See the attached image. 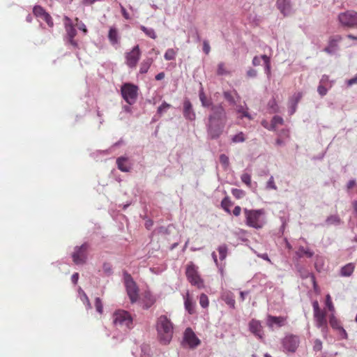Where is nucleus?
<instances>
[{
  "mask_svg": "<svg viewBox=\"0 0 357 357\" xmlns=\"http://www.w3.org/2000/svg\"><path fill=\"white\" fill-rule=\"evenodd\" d=\"M203 51L206 54H208L211 51V47L207 40L203 42Z\"/></svg>",
  "mask_w": 357,
  "mask_h": 357,
  "instance_id": "bf43d9fd",
  "label": "nucleus"
},
{
  "mask_svg": "<svg viewBox=\"0 0 357 357\" xmlns=\"http://www.w3.org/2000/svg\"><path fill=\"white\" fill-rule=\"evenodd\" d=\"M201 343L200 340L190 328H187L183 333V345L190 349H195Z\"/></svg>",
  "mask_w": 357,
  "mask_h": 357,
  "instance_id": "9d476101",
  "label": "nucleus"
},
{
  "mask_svg": "<svg viewBox=\"0 0 357 357\" xmlns=\"http://www.w3.org/2000/svg\"><path fill=\"white\" fill-rule=\"evenodd\" d=\"M337 20L343 28H357V13L356 11L347 10L340 13L337 16Z\"/></svg>",
  "mask_w": 357,
  "mask_h": 357,
  "instance_id": "20e7f679",
  "label": "nucleus"
},
{
  "mask_svg": "<svg viewBox=\"0 0 357 357\" xmlns=\"http://www.w3.org/2000/svg\"><path fill=\"white\" fill-rule=\"evenodd\" d=\"M123 280L128 296L131 303H134L139 298V289L132 276L126 272L123 273Z\"/></svg>",
  "mask_w": 357,
  "mask_h": 357,
  "instance_id": "0eeeda50",
  "label": "nucleus"
},
{
  "mask_svg": "<svg viewBox=\"0 0 357 357\" xmlns=\"http://www.w3.org/2000/svg\"><path fill=\"white\" fill-rule=\"evenodd\" d=\"M151 349L149 344H144L141 346V357H151Z\"/></svg>",
  "mask_w": 357,
  "mask_h": 357,
  "instance_id": "58836bf2",
  "label": "nucleus"
},
{
  "mask_svg": "<svg viewBox=\"0 0 357 357\" xmlns=\"http://www.w3.org/2000/svg\"><path fill=\"white\" fill-rule=\"evenodd\" d=\"M241 179L243 183L246 184L248 186H250L251 185V176L250 174L248 173H243L241 176Z\"/></svg>",
  "mask_w": 357,
  "mask_h": 357,
  "instance_id": "de8ad7c7",
  "label": "nucleus"
},
{
  "mask_svg": "<svg viewBox=\"0 0 357 357\" xmlns=\"http://www.w3.org/2000/svg\"><path fill=\"white\" fill-rule=\"evenodd\" d=\"M296 255L298 258H301L304 255H306L308 258H311L314 255V252L309 248H305L303 246H300L298 251L296 252Z\"/></svg>",
  "mask_w": 357,
  "mask_h": 357,
  "instance_id": "a878e982",
  "label": "nucleus"
},
{
  "mask_svg": "<svg viewBox=\"0 0 357 357\" xmlns=\"http://www.w3.org/2000/svg\"><path fill=\"white\" fill-rule=\"evenodd\" d=\"M285 324V318L283 317H275L272 315H268L267 318V325L268 327L272 328L273 326H277L278 327H282Z\"/></svg>",
  "mask_w": 357,
  "mask_h": 357,
  "instance_id": "4be33fe9",
  "label": "nucleus"
},
{
  "mask_svg": "<svg viewBox=\"0 0 357 357\" xmlns=\"http://www.w3.org/2000/svg\"><path fill=\"white\" fill-rule=\"evenodd\" d=\"M141 52L139 50V45H135L131 52L126 54V64L130 68H134L136 66L137 62L139 60Z\"/></svg>",
  "mask_w": 357,
  "mask_h": 357,
  "instance_id": "dca6fc26",
  "label": "nucleus"
},
{
  "mask_svg": "<svg viewBox=\"0 0 357 357\" xmlns=\"http://www.w3.org/2000/svg\"><path fill=\"white\" fill-rule=\"evenodd\" d=\"M155 328L160 342L165 345L169 344L174 333V326L170 319L166 315H160L157 319Z\"/></svg>",
  "mask_w": 357,
  "mask_h": 357,
  "instance_id": "f257e3e1",
  "label": "nucleus"
},
{
  "mask_svg": "<svg viewBox=\"0 0 357 357\" xmlns=\"http://www.w3.org/2000/svg\"><path fill=\"white\" fill-rule=\"evenodd\" d=\"M171 107V105L163 102L158 108L157 109V114L161 116L163 113L166 112L167 109H169Z\"/></svg>",
  "mask_w": 357,
  "mask_h": 357,
  "instance_id": "4c0bfd02",
  "label": "nucleus"
},
{
  "mask_svg": "<svg viewBox=\"0 0 357 357\" xmlns=\"http://www.w3.org/2000/svg\"><path fill=\"white\" fill-rule=\"evenodd\" d=\"M186 276L188 281L199 288L203 285V282L197 273V268L193 263H190L186 267Z\"/></svg>",
  "mask_w": 357,
  "mask_h": 357,
  "instance_id": "9b49d317",
  "label": "nucleus"
},
{
  "mask_svg": "<svg viewBox=\"0 0 357 357\" xmlns=\"http://www.w3.org/2000/svg\"><path fill=\"white\" fill-rule=\"evenodd\" d=\"M176 52L174 49L169 48L167 50V51L165 53L164 58L166 61H172L175 59L176 57Z\"/></svg>",
  "mask_w": 357,
  "mask_h": 357,
  "instance_id": "e433bc0d",
  "label": "nucleus"
},
{
  "mask_svg": "<svg viewBox=\"0 0 357 357\" xmlns=\"http://www.w3.org/2000/svg\"><path fill=\"white\" fill-rule=\"evenodd\" d=\"M226 124L207 120L206 123L207 137L209 139H217L222 134Z\"/></svg>",
  "mask_w": 357,
  "mask_h": 357,
  "instance_id": "6e6552de",
  "label": "nucleus"
},
{
  "mask_svg": "<svg viewBox=\"0 0 357 357\" xmlns=\"http://www.w3.org/2000/svg\"><path fill=\"white\" fill-rule=\"evenodd\" d=\"M183 114L184 118L188 121H192L196 119V114L192 108V105L187 98L183 101Z\"/></svg>",
  "mask_w": 357,
  "mask_h": 357,
  "instance_id": "f3484780",
  "label": "nucleus"
},
{
  "mask_svg": "<svg viewBox=\"0 0 357 357\" xmlns=\"http://www.w3.org/2000/svg\"><path fill=\"white\" fill-rule=\"evenodd\" d=\"M79 298L80 300L83 302V303L86 305L87 309L91 308V305L90 303L89 299L85 293H83V294L80 295Z\"/></svg>",
  "mask_w": 357,
  "mask_h": 357,
  "instance_id": "8fccbe9b",
  "label": "nucleus"
},
{
  "mask_svg": "<svg viewBox=\"0 0 357 357\" xmlns=\"http://www.w3.org/2000/svg\"><path fill=\"white\" fill-rule=\"evenodd\" d=\"M245 223L257 229H261L266 224L265 211L264 209H243Z\"/></svg>",
  "mask_w": 357,
  "mask_h": 357,
  "instance_id": "f03ea898",
  "label": "nucleus"
},
{
  "mask_svg": "<svg viewBox=\"0 0 357 357\" xmlns=\"http://www.w3.org/2000/svg\"><path fill=\"white\" fill-rule=\"evenodd\" d=\"M284 123L283 119L280 116H274L271 120V123L268 128L269 130H275L278 125H282Z\"/></svg>",
  "mask_w": 357,
  "mask_h": 357,
  "instance_id": "c85d7f7f",
  "label": "nucleus"
},
{
  "mask_svg": "<svg viewBox=\"0 0 357 357\" xmlns=\"http://www.w3.org/2000/svg\"><path fill=\"white\" fill-rule=\"evenodd\" d=\"M137 86L131 83H124L121 87V93L124 100L130 105L135 103L137 94Z\"/></svg>",
  "mask_w": 357,
  "mask_h": 357,
  "instance_id": "39448f33",
  "label": "nucleus"
},
{
  "mask_svg": "<svg viewBox=\"0 0 357 357\" xmlns=\"http://www.w3.org/2000/svg\"><path fill=\"white\" fill-rule=\"evenodd\" d=\"M354 263H348L341 268L340 274L342 277H349L354 273Z\"/></svg>",
  "mask_w": 357,
  "mask_h": 357,
  "instance_id": "b1692460",
  "label": "nucleus"
},
{
  "mask_svg": "<svg viewBox=\"0 0 357 357\" xmlns=\"http://www.w3.org/2000/svg\"><path fill=\"white\" fill-rule=\"evenodd\" d=\"M95 306H96V311L98 313L102 314V311H103V307H102V301H101L100 298L98 297L96 298Z\"/></svg>",
  "mask_w": 357,
  "mask_h": 357,
  "instance_id": "603ef678",
  "label": "nucleus"
},
{
  "mask_svg": "<svg viewBox=\"0 0 357 357\" xmlns=\"http://www.w3.org/2000/svg\"><path fill=\"white\" fill-rule=\"evenodd\" d=\"M312 307H313L314 314L322 312V310L320 309L319 303L317 301H315L312 303Z\"/></svg>",
  "mask_w": 357,
  "mask_h": 357,
  "instance_id": "69168bd1",
  "label": "nucleus"
},
{
  "mask_svg": "<svg viewBox=\"0 0 357 357\" xmlns=\"http://www.w3.org/2000/svg\"><path fill=\"white\" fill-rule=\"evenodd\" d=\"M220 163L226 169L229 165V158L225 154H221L219 158Z\"/></svg>",
  "mask_w": 357,
  "mask_h": 357,
  "instance_id": "49530a36",
  "label": "nucleus"
},
{
  "mask_svg": "<svg viewBox=\"0 0 357 357\" xmlns=\"http://www.w3.org/2000/svg\"><path fill=\"white\" fill-rule=\"evenodd\" d=\"M263 61L265 66V71L267 74L270 73L271 65H270V57L266 54H263L261 56H255L252 59V64L255 66H259L261 61Z\"/></svg>",
  "mask_w": 357,
  "mask_h": 357,
  "instance_id": "aec40b11",
  "label": "nucleus"
},
{
  "mask_svg": "<svg viewBox=\"0 0 357 357\" xmlns=\"http://www.w3.org/2000/svg\"><path fill=\"white\" fill-rule=\"evenodd\" d=\"M40 19L45 21L49 26H50V27L53 26L54 24H53L52 17L47 12L44 14V15Z\"/></svg>",
  "mask_w": 357,
  "mask_h": 357,
  "instance_id": "864d4df0",
  "label": "nucleus"
},
{
  "mask_svg": "<svg viewBox=\"0 0 357 357\" xmlns=\"http://www.w3.org/2000/svg\"><path fill=\"white\" fill-rule=\"evenodd\" d=\"M102 270L107 275H110L112 274V268L109 263L105 262L102 265Z\"/></svg>",
  "mask_w": 357,
  "mask_h": 357,
  "instance_id": "09e8293b",
  "label": "nucleus"
},
{
  "mask_svg": "<svg viewBox=\"0 0 357 357\" xmlns=\"http://www.w3.org/2000/svg\"><path fill=\"white\" fill-rule=\"evenodd\" d=\"M211 111V112L208 116V120L226 124L227 115L225 109L221 103L212 105Z\"/></svg>",
  "mask_w": 357,
  "mask_h": 357,
  "instance_id": "1a4fd4ad",
  "label": "nucleus"
},
{
  "mask_svg": "<svg viewBox=\"0 0 357 357\" xmlns=\"http://www.w3.org/2000/svg\"><path fill=\"white\" fill-rule=\"evenodd\" d=\"M322 349V342L319 339H316L313 344V350L319 351Z\"/></svg>",
  "mask_w": 357,
  "mask_h": 357,
  "instance_id": "6e6d98bb",
  "label": "nucleus"
},
{
  "mask_svg": "<svg viewBox=\"0 0 357 357\" xmlns=\"http://www.w3.org/2000/svg\"><path fill=\"white\" fill-rule=\"evenodd\" d=\"M185 310L190 313L192 314L194 310V305L192 302L189 299L186 298L184 302Z\"/></svg>",
  "mask_w": 357,
  "mask_h": 357,
  "instance_id": "a18cd8bd",
  "label": "nucleus"
},
{
  "mask_svg": "<svg viewBox=\"0 0 357 357\" xmlns=\"http://www.w3.org/2000/svg\"><path fill=\"white\" fill-rule=\"evenodd\" d=\"M342 40L340 35H334L329 38L328 45L324 51L330 55H335L339 51V43Z\"/></svg>",
  "mask_w": 357,
  "mask_h": 357,
  "instance_id": "4468645a",
  "label": "nucleus"
},
{
  "mask_svg": "<svg viewBox=\"0 0 357 357\" xmlns=\"http://www.w3.org/2000/svg\"><path fill=\"white\" fill-rule=\"evenodd\" d=\"M223 96L225 98V100H227L229 102L230 105H236L235 99H234L231 91H224Z\"/></svg>",
  "mask_w": 357,
  "mask_h": 357,
  "instance_id": "ea45409f",
  "label": "nucleus"
},
{
  "mask_svg": "<svg viewBox=\"0 0 357 357\" xmlns=\"http://www.w3.org/2000/svg\"><path fill=\"white\" fill-rule=\"evenodd\" d=\"M329 324L334 330H337L342 327L339 320L335 317L333 313L329 317Z\"/></svg>",
  "mask_w": 357,
  "mask_h": 357,
  "instance_id": "473e14b6",
  "label": "nucleus"
},
{
  "mask_svg": "<svg viewBox=\"0 0 357 357\" xmlns=\"http://www.w3.org/2000/svg\"><path fill=\"white\" fill-rule=\"evenodd\" d=\"M302 94L301 93H296L293 96L291 102H294L295 105H297L299 100L301 98Z\"/></svg>",
  "mask_w": 357,
  "mask_h": 357,
  "instance_id": "052dcab7",
  "label": "nucleus"
},
{
  "mask_svg": "<svg viewBox=\"0 0 357 357\" xmlns=\"http://www.w3.org/2000/svg\"><path fill=\"white\" fill-rule=\"evenodd\" d=\"M66 43L70 44L73 48H78V43L74 39L75 36L77 35V31L75 27L71 24V21L68 17H66Z\"/></svg>",
  "mask_w": 357,
  "mask_h": 357,
  "instance_id": "ddd939ff",
  "label": "nucleus"
},
{
  "mask_svg": "<svg viewBox=\"0 0 357 357\" xmlns=\"http://www.w3.org/2000/svg\"><path fill=\"white\" fill-rule=\"evenodd\" d=\"M223 300L230 307L234 308L236 302L232 294L228 293L224 295Z\"/></svg>",
  "mask_w": 357,
  "mask_h": 357,
  "instance_id": "7c9ffc66",
  "label": "nucleus"
},
{
  "mask_svg": "<svg viewBox=\"0 0 357 357\" xmlns=\"http://www.w3.org/2000/svg\"><path fill=\"white\" fill-rule=\"evenodd\" d=\"M89 248L90 245L87 242L84 243L80 246L77 245L74 248V251L72 253L71 257L73 261L76 265H83L86 262Z\"/></svg>",
  "mask_w": 357,
  "mask_h": 357,
  "instance_id": "423d86ee",
  "label": "nucleus"
},
{
  "mask_svg": "<svg viewBox=\"0 0 357 357\" xmlns=\"http://www.w3.org/2000/svg\"><path fill=\"white\" fill-rule=\"evenodd\" d=\"M231 194L236 198L241 199L244 196L245 192L242 190L234 188L231 190Z\"/></svg>",
  "mask_w": 357,
  "mask_h": 357,
  "instance_id": "3c124183",
  "label": "nucleus"
},
{
  "mask_svg": "<svg viewBox=\"0 0 357 357\" xmlns=\"http://www.w3.org/2000/svg\"><path fill=\"white\" fill-rule=\"evenodd\" d=\"M236 111L238 114H241V118H248V119H252L251 115L248 112V107L245 104V107L241 105H236Z\"/></svg>",
  "mask_w": 357,
  "mask_h": 357,
  "instance_id": "bb28decb",
  "label": "nucleus"
},
{
  "mask_svg": "<svg viewBox=\"0 0 357 357\" xmlns=\"http://www.w3.org/2000/svg\"><path fill=\"white\" fill-rule=\"evenodd\" d=\"M199 98L202 103V106L204 107H211L213 102L211 100L208 99L204 93V89L201 86L200 90L199 91Z\"/></svg>",
  "mask_w": 357,
  "mask_h": 357,
  "instance_id": "393cba45",
  "label": "nucleus"
},
{
  "mask_svg": "<svg viewBox=\"0 0 357 357\" xmlns=\"http://www.w3.org/2000/svg\"><path fill=\"white\" fill-rule=\"evenodd\" d=\"M268 109L271 112L275 113L278 111V106L275 99H271L268 103Z\"/></svg>",
  "mask_w": 357,
  "mask_h": 357,
  "instance_id": "a19ab883",
  "label": "nucleus"
},
{
  "mask_svg": "<svg viewBox=\"0 0 357 357\" xmlns=\"http://www.w3.org/2000/svg\"><path fill=\"white\" fill-rule=\"evenodd\" d=\"M276 6L284 16L291 13L292 8L290 0H277Z\"/></svg>",
  "mask_w": 357,
  "mask_h": 357,
  "instance_id": "6ab92c4d",
  "label": "nucleus"
},
{
  "mask_svg": "<svg viewBox=\"0 0 357 357\" xmlns=\"http://www.w3.org/2000/svg\"><path fill=\"white\" fill-rule=\"evenodd\" d=\"M257 75V72L255 69L254 68H250L248 71H247V75L248 77H255Z\"/></svg>",
  "mask_w": 357,
  "mask_h": 357,
  "instance_id": "0e129e2a",
  "label": "nucleus"
},
{
  "mask_svg": "<svg viewBox=\"0 0 357 357\" xmlns=\"http://www.w3.org/2000/svg\"><path fill=\"white\" fill-rule=\"evenodd\" d=\"M326 222L328 225H338L341 223V219L336 215H332L326 218Z\"/></svg>",
  "mask_w": 357,
  "mask_h": 357,
  "instance_id": "72a5a7b5",
  "label": "nucleus"
},
{
  "mask_svg": "<svg viewBox=\"0 0 357 357\" xmlns=\"http://www.w3.org/2000/svg\"><path fill=\"white\" fill-rule=\"evenodd\" d=\"M327 300H326V305L327 307H328L329 310L331 311V312H334L335 311V308H334V306L332 303V302L331 301V297L329 295L327 296Z\"/></svg>",
  "mask_w": 357,
  "mask_h": 357,
  "instance_id": "680f3d73",
  "label": "nucleus"
},
{
  "mask_svg": "<svg viewBox=\"0 0 357 357\" xmlns=\"http://www.w3.org/2000/svg\"><path fill=\"white\" fill-rule=\"evenodd\" d=\"M356 83H357V74L356 75V76L354 77H353L350 79H348L347 81V86H351L353 84H356Z\"/></svg>",
  "mask_w": 357,
  "mask_h": 357,
  "instance_id": "774afa93",
  "label": "nucleus"
},
{
  "mask_svg": "<svg viewBox=\"0 0 357 357\" xmlns=\"http://www.w3.org/2000/svg\"><path fill=\"white\" fill-rule=\"evenodd\" d=\"M108 40L112 46H119L120 36L116 27H110L108 32Z\"/></svg>",
  "mask_w": 357,
  "mask_h": 357,
  "instance_id": "412c9836",
  "label": "nucleus"
},
{
  "mask_svg": "<svg viewBox=\"0 0 357 357\" xmlns=\"http://www.w3.org/2000/svg\"><path fill=\"white\" fill-rule=\"evenodd\" d=\"M121 13H122V15L123 16V17L126 20H129L130 18V15L128 14V13L127 12L126 9L122 6L121 5Z\"/></svg>",
  "mask_w": 357,
  "mask_h": 357,
  "instance_id": "338daca9",
  "label": "nucleus"
},
{
  "mask_svg": "<svg viewBox=\"0 0 357 357\" xmlns=\"http://www.w3.org/2000/svg\"><path fill=\"white\" fill-rule=\"evenodd\" d=\"M231 140L234 143L243 142L245 139L244 137V135L243 132H239L235 135H234L231 138Z\"/></svg>",
  "mask_w": 357,
  "mask_h": 357,
  "instance_id": "c03bdc74",
  "label": "nucleus"
},
{
  "mask_svg": "<svg viewBox=\"0 0 357 357\" xmlns=\"http://www.w3.org/2000/svg\"><path fill=\"white\" fill-rule=\"evenodd\" d=\"M139 29L145 33V35L152 39H155L157 35L153 28H149L144 25H140Z\"/></svg>",
  "mask_w": 357,
  "mask_h": 357,
  "instance_id": "c756f323",
  "label": "nucleus"
},
{
  "mask_svg": "<svg viewBox=\"0 0 357 357\" xmlns=\"http://www.w3.org/2000/svg\"><path fill=\"white\" fill-rule=\"evenodd\" d=\"M232 205V202L230 201L229 198L226 197L221 202V206L224 209L225 212L229 214H231V211L229 207Z\"/></svg>",
  "mask_w": 357,
  "mask_h": 357,
  "instance_id": "2f4dec72",
  "label": "nucleus"
},
{
  "mask_svg": "<svg viewBox=\"0 0 357 357\" xmlns=\"http://www.w3.org/2000/svg\"><path fill=\"white\" fill-rule=\"evenodd\" d=\"M314 317L316 326L321 329L322 335L326 337L328 330L327 320L326 318V312L322 311L318 313H314Z\"/></svg>",
  "mask_w": 357,
  "mask_h": 357,
  "instance_id": "2eb2a0df",
  "label": "nucleus"
},
{
  "mask_svg": "<svg viewBox=\"0 0 357 357\" xmlns=\"http://www.w3.org/2000/svg\"><path fill=\"white\" fill-rule=\"evenodd\" d=\"M114 325L121 329L127 330L133 327V320L130 314L126 310H117L113 314Z\"/></svg>",
  "mask_w": 357,
  "mask_h": 357,
  "instance_id": "7ed1b4c3",
  "label": "nucleus"
},
{
  "mask_svg": "<svg viewBox=\"0 0 357 357\" xmlns=\"http://www.w3.org/2000/svg\"><path fill=\"white\" fill-rule=\"evenodd\" d=\"M317 91L321 96H324L326 95V93L328 92V89L324 86H323L321 84H320L318 86Z\"/></svg>",
  "mask_w": 357,
  "mask_h": 357,
  "instance_id": "4d7b16f0",
  "label": "nucleus"
},
{
  "mask_svg": "<svg viewBox=\"0 0 357 357\" xmlns=\"http://www.w3.org/2000/svg\"><path fill=\"white\" fill-rule=\"evenodd\" d=\"M249 330L259 340L263 339L264 332L259 321L256 319H252L249 323Z\"/></svg>",
  "mask_w": 357,
  "mask_h": 357,
  "instance_id": "a211bd4d",
  "label": "nucleus"
},
{
  "mask_svg": "<svg viewBox=\"0 0 357 357\" xmlns=\"http://www.w3.org/2000/svg\"><path fill=\"white\" fill-rule=\"evenodd\" d=\"M266 188L268 190H276L278 189V188L275 183L274 178L273 176H271L269 178L268 181H267Z\"/></svg>",
  "mask_w": 357,
  "mask_h": 357,
  "instance_id": "37998d69",
  "label": "nucleus"
},
{
  "mask_svg": "<svg viewBox=\"0 0 357 357\" xmlns=\"http://www.w3.org/2000/svg\"><path fill=\"white\" fill-rule=\"evenodd\" d=\"M337 331H338L339 335L341 339H344V340L347 339V337H348L347 333L342 326L340 327V328H338Z\"/></svg>",
  "mask_w": 357,
  "mask_h": 357,
  "instance_id": "13d9d810",
  "label": "nucleus"
},
{
  "mask_svg": "<svg viewBox=\"0 0 357 357\" xmlns=\"http://www.w3.org/2000/svg\"><path fill=\"white\" fill-rule=\"evenodd\" d=\"M227 250H228V248H227V245H225V244H222L218 248V251L219 252L220 260L225 259V258L227 257Z\"/></svg>",
  "mask_w": 357,
  "mask_h": 357,
  "instance_id": "f704fd0d",
  "label": "nucleus"
},
{
  "mask_svg": "<svg viewBox=\"0 0 357 357\" xmlns=\"http://www.w3.org/2000/svg\"><path fill=\"white\" fill-rule=\"evenodd\" d=\"M217 74L218 75H225L227 74V71L226 70L223 63H220L218 64Z\"/></svg>",
  "mask_w": 357,
  "mask_h": 357,
  "instance_id": "5fc2aeb1",
  "label": "nucleus"
},
{
  "mask_svg": "<svg viewBox=\"0 0 357 357\" xmlns=\"http://www.w3.org/2000/svg\"><path fill=\"white\" fill-rule=\"evenodd\" d=\"M199 304L203 308L208 306V298L205 294H202L199 296Z\"/></svg>",
  "mask_w": 357,
  "mask_h": 357,
  "instance_id": "79ce46f5",
  "label": "nucleus"
},
{
  "mask_svg": "<svg viewBox=\"0 0 357 357\" xmlns=\"http://www.w3.org/2000/svg\"><path fill=\"white\" fill-rule=\"evenodd\" d=\"M153 62V59L151 58H148L144 60L140 65L139 73L141 74H145L148 72L151 63Z\"/></svg>",
  "mask_w": 357,
  "mask_h": 357,
  "instance_id": "cd10ccee",
  "label": "nucleus"
},
{
  "mask_svg": "<svg viewBox=\"0 0 357 357\" xmlns=\"http://www.w3.org/2000/svg\"><path fill=\"white\" fill-rule=\"evenodd\" d=\"M299 342L300 340L298 336L289 335L283 338L282 344L284 351L294 353L299 345Z\"/></svg>",
  "mask_w": 357,
  "mask_h": 357,
  "instance_id": "f8f14e48",
  "label": "nucleus"
},
{
  "mask_svg": "<svg viewBox=\"0 0 357 357\" xmlns=\"http://www.w3.org/2000/svg\"><path fill=\"white\" fill-rule=\"evenodd\" d=\"M116 165L121 172H128L131 169V165L127 157L121 156L116 159Z\"/></svg>",
  "mask_w": 357,
  "mask_h": 357,
  "instance_id": "5701e85b",
  "label": "nucleus"
},
{
  "mask_svg": "<svg viewBox=\"0 0 357 357\" xmlns=\"http://www.w3.org/2000/svg\"><path fill=\"white\" fill-rule=\"evenodd\" d=\"M33 13L36 17L41 18L46 11L40 6H36L33 8Z\"/></svg>",
  "mask_w": 357,
  "mask_h": 357,
  "instance_id": "c9c22d12",
  "label": "nucleus"
},
{
  "mask_svg": "<svg viewBox=\"0 0 357 357\" xmlns=\"http://www.w3.org/2000/svg\"><path fill=\"white\" fill-rule=\"evenodd\" d=\"M77 28L79 30L82 31L84 34H86L87 33L86 26L82 22H77Z\"/></svg>",
  "mask_w": 357,
  "mask_h": 357,
  "instance_id": "e2e57ef3",
  "label": "nucleus"
}]
</instances>
